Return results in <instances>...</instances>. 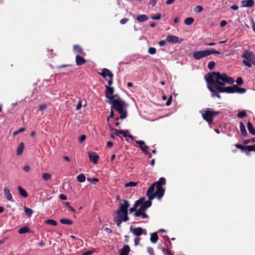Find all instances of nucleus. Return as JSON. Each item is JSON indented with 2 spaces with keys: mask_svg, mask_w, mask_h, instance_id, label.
Segmentation results:
<instances>
[{
  "mask_svg": "<svg viewBox=\"0 0 255 255\" xmlns=\"http://www.w3.org/2000/svg\"><path fill=\"white\" fill-rule=\"evenodd\" d=\"M204 78L208 84V89L211 93L212 97H216L221 99L218 91V87L220 88H226L224 87L226 84H232L234 80L231 77L229 76L225 73H220V72H210L208 74V77L206 76Z\"/></svg>",
  "mask_w": 255,
  "mask_h": 255,
  "instance_id": "f257e3e1",
  "label": "nucleus"
},
{
  "mask_svg": "<svg viewBox=\"0 0 255 255\" xmlns=\"http://www.w3.org/2000/svg\"><path fill=\"white\" fill-rule=\"evenodd\" d=\"M165 184L166 180L164 177H160L157 182L153 183L146 191L148 199L152 200L156 197L158 200H160L165 193V189L162 185Z\"/></svg>",
  "mask_w": 255,
  "mask_h": 255,
  "instance_id": "f03ea898",
  "label": "nucleus"
},
{
  "mask_svg": "<svg viewBox=\"0 0 255 255\" xmlns=\"http://www.w3.org/2000/svg\"><path fill=\"white\" fill-rule=\"evenodd\" d=\"M99 74L102 76L108 83V86H106V91H105V97L107 99L112 100V95L114 93V89L113 87H111L113 84L114 75L111 71L107 69L103 68L101 72L99 73Z\"/></svg>",
  "mask_w": 255,
  "mask_h": 255,
  "instance_id": "7ed1b4c3",
  "label": "nucleus"
},
{
  "mask_svg": "<svg viewBox=\"0 0 255 255\" xmlns=\"http://www.w3.org/2000/svg\"><path fill=\"white\" fill-rule=\"evenodd\" d=\"M221 52L213 48L207 49L202 51H197L193 54V58L196 60H200L203 57L211 54H220Z\"/></svg>",
  "mask_w": 255,
  "mask_h": 255,
  "instance_id": "20e7f679",
  "label": "nucleus"
},
{
  "mask_svg": "<svg viewBox=\"0 0 255 255\" xmlns=\"http://www.w3.org/2000/svg\"><path fill=\"white\" fill-rule=\"evenodd\" d=\"M202 113V118L209 124L213 123V118L216 115L220 114V112L213 111L212 109L208 108L203 112L200 111Z\"/></svg>",
  "mask_w": 255,
  "mask_h": 255,
  "instance_id": "39448f33",
  "label": "nucleus"
},
{
  "mask_svg": "<svg viewBox=\"0 0 255 255\" xmlns=\"http://www.w3.org/2000/svg\"><path fill=\"white\" fill-rule=\"evenodd\" d=\"M218 91L221 93H238L240 94L245 93L246 89L243 88L239 87L238 86L234 85L232 87H228L226 88H220L218 86Z\"/></svg>",
  "mask_w": 255,
  "mask_h": 255,
  "instance_id": "423d86ee",
  "label": "nucleus"
},
{
  "mask_svg": "<svg viewBox=\"0 0 255 255\" xmlns=\"http://www.w3.org/2000/svg\"><path fill=\"white\" fill-rule=\"evenodd\" d=\"M242 57L245 59L243 60V63L248 67H251L252 64L255 65V56L252 51H246L243 54Z\"/></svg>",
  "mask_w": 255,
  "mask_h": 255,
  "instance_id": "0eeeda50",
  "label": "nucleus"
},
{
  "mask_svg": "<svg viewBox=\"0 0 255 255\" xmlns=\"http://www.w3.org/2000/svg\"><path fill=\"white\" fill-rule=\"evenodd\" d=\"M109 104L112 105V109L117 110L121 108H126L128 104L123 100L107 101Z\"/></svg>",
  "mask_w": 255,
  "mask_h": 255,
  "instance_id": "6e6552de",
  "label": "nucleus"
},
{
  "mask_svg": "<svg viewBox=\"0 0 255 255\" xmlns=\"http://www.w3.org/2000/svg\"><path fill=\"white\" fill-rule=\"evenodd\" d=\"M123 202L124 204L120 205L119 209L116 211V213H120L121 212L125 213L128 212V208L130 206L128 201L123 200Z\"/></svg>",
  "mask_w": 255,
  "mask_h": 255,
  "instance_id": "1a4fd4ad",
  "label": "nucleus"
},
{
  "mask_svg": "<svg viewBox=\"0 0 255 255\" xmlns=\"http://www.w3.org/2000/svg\"><path fill=\"white\" fill-rule=\"evenodd\" d=\"M166 41L168 43H180L182 41V39H181V40H179V37L177 36L168 35L166 36Z\"/></svg>",
  "mask_w": 255,
  "mask_h": 255,
  "instance_id": "9d476101",
  "label": "nucleus"
},
{
  "mask_svg": "<svg viewBox=\"0 0 255 255\" xmlns=\"http://www.w3.org/2000/svg\"><path fill=\"white\" fill-rule=\"evenodd\" d=\"M135 143L139 145V147L141 150L145 153L147 155L148 152L147 150L149 149L148 146L145 144V142L143 140H135Z\"/></svg>",
  "mask_w": 255,
  "mask_h": 255,
  "instance_id": "9b49d317",
  "label": "nucleus"
},
{
  "mask_svg": "<svg viewBox=\"0 0 255 255\" xmlns=\"http://www.w3.org/2000/svg\"><path fill=\"white\" fill-rule=\"evenodd\" d=\"M90 160L93 162L94 164H97L98 163L99 156L93 151H89L88 152Z\"/></svg>",
  "mask_w": 255,
  "mask_h": 255,
  "instance_id": "f8f14e48",
  "label": "nucleus"
},
{
  "mask_svg": "<svg viewBox=\"0 0 255 255\" xmlns=\"http://www.w3.org/2000/svg\"><path fill=\"white\" fill-rule=\"evenodd\" d=\"M242 7H251L255 4L254 0H244L241 1Z\"/></svg>",
  "mask_w": 255,
  "mask_h": 255,
  "instance_id": "ddd939ff",
  "label": "nucleus"
},
{
  "mask_svg": "<svg viewBox=\"0 0 255 255\" xmlns=\"http://www.w3.org/2000/svg\"><path fill=\"white\" fill-rule=\"evenodd\" d=\"M4 196L6 199L11 202H14L13 200L12 196L9 190L7 187H4L3 189Z\"/></svg>",
  "mask_w": 255,
  "mask_h": 255,
  "instance_id": "4468645a",
  "label": "nucleus"
},
{
  "mask_svg": "<svg viewBox=\"0 0 255 255\" xmlns=\"http://www.w3.org/2000/svg\"><path fill=\"white\" fill-rule=\"evenodd\" d=\"M148 200H149L148 201H146L145 202H144V201H143L142 203L140 205V208L143 211H145L147 208H148L149 207H150L151 206V204H152L151 200H150L149 199H148Z\"/></svg>",
  "mask_w": 255,
  "mask_h": 255,
  "instance_id": "2eb2a0df",
  "label": "nucleus"
},
{
  "mask_svg": "<svg viewBox=\"0 0 255 255\" xmlns=\"http://www.w3.org/2000/svg\"><path fill=\"white\" fill-rule=\"evenodd\" d=\"M87 61L82 56L79 55H77L76 56V63L78 66L82 65L86 63Z\"/></svg>",
  "mask_w": 255,
  "mask_h": 255,
  "instance_id": "dca6fc26",
  "label": "nucleus"
},
{
  "mask_svg": "<svg viewBox=\"0 0 255 255\" xmlns=\"http://www.w3.org/2000/svg\"><path fill=\"white\" fill-rule=\"evenodd\" d=\"M130 230L131 232L136 236L138 237L142 235L143 229L140 227L135 228L132 230V227H130Z\"/></svg>",
  "mask_w": 255,
  "mask_h": 255,
  "instance_id": "f3484780",
  "label": "nucleus"
},
{
  "mask_svg": "<svg viewBox=\"0 0 255 255\" xmlns=\"http://www.w3.org/2000/svg\"><path fill=\"white\" fill-rule=\"evenodd\" d=\"M121 114L120 119L124 120L127 117V112L125 108H121L117 110Z\"/></svg>",
  "mask_w": 255,
  "mask_h": 255,
  "instance_id": "a211bd4d",
  "label": "nucleus"
},
{
  "mask_svg": "<svg viewBox=\"0 0 255 255\" xmlns=\"http://www.w3.org/2000/svg\"><path fill=\"white\" fill-rule=\"evenodd\" d=\"M130 252V248L128 245H126L121 249L120 255H128Z\"/></svg>",
  "mask_w": 255,
  "mask_h": 255,
  "instance_id": "6ab92c4d",
  "label": "nucleus"
},
{
  "mask_svg": "<svg viewBox=\"0 0 255 255\" xmlns=\"http://www.w3.org/2000/svg\"><path fill=\"white\" fill-rule=\"evenodd\" d=\"M240 129L241 132V135L243 136H246L247 135V132L245 128V126L243 122L240 123Z\"/></svg>",
  "mask_w": 255,
  "mask_h": 255,
  "instance_id": "aec40b11",
  "label": "nucleus"
},
{
  "mask_svg": "<svg viewBox=\"0 0 255 255\" xmlns=\"http://www.w3.org/2000/svg\"><path fill=\"white\" fill-rule=\"evenodd\" d=\"M247 128H248L249 132L251 134L255 135V129L254 128L253 124L250 122H248Z\"/></svg>",
  "mask_w": 255,
  "mask_h": 255,
  "instance_id": "412c9836",
  "label": "nucleus"
},
{
  "mask_svg": "<svg viewBox=\"0 0 255 255\" xmlns=\"http://www.w3.org/2000/svg\"><path fill=\"white\" fill-rule=\"evenodd\" d=\"M148 19V16L145 14L139 15L136 17V20L139 22H142L145 21Z\"/></svg>",
  "mask_w": 255,
  "mask_h": 255,
  "instance_id": "4be33fe9",
  "label": "nucleus"
},
{
  "mask_svg": "<svg viewBox=\"0 0 255 255\" xmlns=\"http://www.w3.org/2000/svg\"><path fill=\"white\" fill-rule=\"evenodd\" d=\"M24 148V144L23 142H21L19 144V145L18 146V147L17 148L16 154L18 155H21L23 151Z\"/></svg>",
  "mask_w": 255,
  "mask_h": 255,
  "instance_id": "5701e85b",
  "label": "nucleus"
},
{
  "mask_svg": "<svg viewBox=\"0 0 255 255\" xmlns=\"http://www.w3.org/2000/svg\"><path fill=\"white\" fill-rule=\"evenodd\" d=\"M249 147L245 148L244 150V152H246V154L249 155L250 154V151H255V144L253 145H248Z\"/></svg>",
  "mask_w": 255,
  "mask_h": 255,
  "instance_id": "b1692460",
  "label": "nucleus"
},
{
  "mask_svg": "<svg viewBox=\"0 0 255 255\" xmlns=\"http://www.w3.org/2000/svg\"><path fill=\"white\" fill-rule=\"evenodd\" d=\"M144 197L141 198L137 200L135 202L132 208L136 210V208L142 203L143 201H144Z\"/></svg>",
  "mask_w": 255,
  "mask_h": 255,
  "instance_id": "393cba45",
  "label": "nucleus"
},
{
  "mask_svg": "<svg viewBox=\"0 0 255 255\" xmlns=\"http://www.w3.org/2000/svg\"><path fill=\"white\" fill-rule=\"evenodd\" d=\"M18 190L20 195L24 198L28 197V194L26 191L20 186L18 187Z\"/></svg>",
  "mask_w": 255,
  "mask_h": 255,
  "instance_id": "a878e982",
  "label": "nucleus"
},
{
  "mask_svg": "<svg viewBox=\"0 0 255 255\" xmlns=\"http://www.w3.org/2000/svg\"><path fill=\"white\" fill-rule=\"evenodd\" d=\"M158 239L157 233L155 232L151 234L150 241L152 243L155 244L157 242Z\"/></svg>",
  "mask_w": 255,
  "mask_h": 255,
  "instance_id": "bb28decb",
  "label": "nucleus"
},
{
  "mask_svg": "<svg viewBox=\"0 0 255 255\" xmlns=\"http://www.w3.org/2000/svg\"><path fill=\"white\" fill-rule=\"evenodd\" d=\"M74 51L75 52L79 54H83V50L82 48L78 45H75L73 47Z\"/></svg>",
  "mask_w": 255,
  "mask_h": 255,
  "instance_id": "cd10ccee",
  "label": "nucleus"
},
{
  "mask_svg": "<svg viewBox=\"0 0 255 255\" xmlns=\"http://www.w3.org/2000/svg\"><path fill=\"white\" fill-rule=\"evenodd\" d=\"M18 232L19 234H22L29 233V228L27 226L22 227L18 230Z\"/></svg>",
  "mask_w": 255,
  "mask_h": 255,
  "instance_id": "c85d7f7f",
  "label": "nucleus"
},
{
  "mask_svg": "<svg viewBox=\"0 0 255 255\" xmlns=\"http://www.w3.org/2000/svg\"><path fill=\"white\" fill-rule=\"evenodd\" d=\"M60 222L61 224L66 225H71L73 223V221L72 220L66 218L60 219Z\"/></svg>",
  "mask_w": 255,
  "mask_h": 255,
  "instance_id": "c756f323",
  "label": "nucleus"
},
{
  "mask_svg": "<svg viewBox=\"0 0 255 255\" xmlns=\"http://www.w3.org/2000/svg\"><path fill=\"white\" fill-rule=\"evenodd\" d=\"M24 211L26 215L29 217H31L33 214V210L26 207H24Z\"/></svg>",
  "mask_w": 255,
  "mask_h": 255,
  "instance_id": "7c9ffc66",
  "label": "nucleus"
},
{
  "mask_svg": "<svg viewBox=\"0 0 255 255\" xmlns=\"http://www.w3.org/2000/svg\"><path fill=\"white\" fill-rule=\"evenodd\" d=\"M194 21V19L193 17H189L184 20V23L187 25H190L193 23Z\"/></svg>",
  "mask_w": 255,
  "mask_h": 255,
  "instance_id": "2f4dec72",
  "label": "nucleus"
},
{
  "mask_svg": "<svg viewBox=\"0 0 255 255\" xmlns=\"http://www.w3.org/2000/svg\"><path fill=\"white\" fill-rule=\"evenodd\" d=\"M77 179L78 181V182L80 183H83L85 181L86 177L84 174L81 173L77 176Z\"/></svg>",
  "mask_w": 255,
  "mask_h": 255,
  "instance_id": "473e14b6",
  "label": "nucleus"
},
{
  "mask_svg": "<svg viewBox=\"0 0 255 255\" xmlns=\"http://www.w3.org/2000/svg\"><path fill=\"white\" fill-rule=\"evenodd\" d=\"M45 223L48 225L55 226L57 225V223L53 219H48L45 221Z\"/></svg>",
  "mask_w": 255,
  "mask_h": 255,
  "instance_id": "72a5a7b5",
  "label": "nucleus"
},
{
  "mask_svg": "<svg viewBox=\"0 0 255 255\" xmlns=\"http://www.w3.org/2000/svg\"><path fill=\"white\" fill-rule=\"evenodd\" d=\"M42 178L44 180L47 181L51 179V175L49 173H45L42 174Z\"/></svg>",
  "mask_w": 255,
  "mask_h": 255,
  "instance_id": "f704fd0d",
  "label": "nucleus"
},
{
  "mask_svg": "<svg viewBox=\"0 0 255 255\" xmlns=\"http://www.w3.org/2000/svg\"><path fill=\"white\" fill-rule=\"evenodd\" d=\"M247 115L245 111L243 110L241 112H240L237 114V117L239 118H243L247 117Z\"/></svg>",
  "mask_w": 255,
  "mask_h": 255,
  "instance_id": "c9c22d12",
  "label": "nucleus"
},
{
  "mask_svg": "<svg viewBox=\"0 0 255 255\" xmlns=\"http://www.w3.org/2000/svg\"><path fill=\"white\" fill-rule=\"evenodd\" d=\"M203 10V7L201 5H197L194 8V11L196 13L201 12Z\"/></svg>",
  "mask_w": 255,
  "mask_h": 255,
  "instance_id": "e433bc0d",
  "label": "nucleus"
},
{
  "mask_svg": "<svg viewBox=\"0 0 255 255\" xmlns=\"http://www.w3.org/2000/svg\"><path fill=\"white\" fill-rule=\"evenodd\" d=\"M143 212V211L139 208L138 210H136V211L133 214V215L135 217H139L142 215Z\"/></svg>",
  "mask_w": 255,
  "mask_h": 255,
  "instance_id": "4c0bfd02",
  "label": "nucleus"
},
{
  "mask_svg": "<svg viewBox=\"0 0 255 255\" xmlns=\"http://www.w3.org/2000/svg\"><path fill=\"white\" fill-rule=\"evenodd\" d=\"M87 180L89 181L90 183L95 184L96 183L98 182L99 180L97 178H87Z\"/></svg>",
  "mask_w": 255,
  "mask_h": 255,
  "instance_id": "58836bf2",
  "label": "nucleus"
},
{
  "mask_svg": "<svg viewBox=\"0 0 255 255\" xmlns=\"http://www.w3.org/2000/svg\"><path fill=\"white\" fill-rule=\"evenodd\" d=\"M216 63L214 61H210L209 62L208 65V68L209 70H211L213 69L215 66Z\"/></svg>",
  "mask_w": 255,
  "mask_h": 255,
  "instance_id": "ea45409f",
  "label": "nucleus"
},
{
  "mask_svg": "<svg viewBox=\"0 0 255 255\" xmlns=\"http://www.w3.org/2000/svg\"><path fill=\"white\" fill-rule=\"evenodd\" d=\"M235 146L237 148L241 149L243 151H244L245 148L249 147L248 145H243L239 143L236 144Z\"/></svg>",
  "mask_w": 255,
  "mask_h": 255,
  "instance_id": "a19ab883",
  "label": "nucleus"
},
{
  "mask_svg": "<svg viewBox=\"0 0 255 255\" xmlns=\"http://www.w3.org/2000/svg\"><path fill=\"white\" fill-rule=\"evenodd\" d=\"M114 221L116 223L117 226L118 227H120L121 224L123 222V221L121 219H118L117 218L114 217Z\"/></svg>",
  "mask_w": 255,
  "mask_h": 255,
  "instance_id": "79ce46f5",
  "label": "nucleus"
},
{
  "mask_svg": "<svg viewBox=\"0 0 255 255\" xmlns=\"http://www.w3.org/2000/svg\"><path fill=\"white\" fill-rule=\"evenodd\" d=\"M137 183L136 182L130 181L125 185V187H134L136 186Z\"/></svg>",
  "mask_w": 255,
  "mask_h": 255,
  "instance_id": "37998d69",
  "label": "nucleus"
},
{
  "mask_svg": "<svg viewBox=\"0 0 255 255\" xmlns=\"http://www.w3.org/2000/svg\"><path fill=\"white\" fill-rule=\"evenodd\" d=\"M156 50L154 47H149L148 50V52L150 54L153 55L155 54Z\"/></svg>",
  "mask_w": 255,
  "mask_h": 255,
  "instance_id": "c03bdc74",
  "label": "nucleus"
},
{
  "mask_svg": "<svg viewBox=\"0 0 255 255\" xmlns=\"http://www.w3.org/2000/svg\"><path fill=\"white\" fill-rule=\"evenodd\" d=\"M162 252L165 255H173L168 249H162Z\"/></svg>",
  "mask_w": 255,
  "mask_h": 255,
  "instance_id": "a18cd8bd",
  "label": "nucleus"
},
{
  "mask_svg": "<svg viewBox=\"0 0 255 255\" xmlns=\"http://www.w3.org/2000/svg\"><path fill=\"white\" fill-rule=\"evenodd\" d=\"M128 212L123 213V217L122 218V220L124 222H127L129 220V218H128Z\"/></svg>",
  "mask_w": 255,
  "mask_h": 255,
  "instance_id": "49530a36",
  "label": "nucleus"
},
{
  "mask_svg": "<svg viewBox=\"0 0 255 255\" xmlns=\"http://www.w3.org/2000/svg\"><path fill=\"white\" fill-rule=\"evenodd\" d=\"M236 83L238 85H242L244 82L242 77H239L237 79Z\"/></svg>",
  "mask_w": 255,
  "mask_h": 255,
  "instance_id": "de8ad7c7",
  "label": "nucleus"
},
{
  "mask_svg": "<svg viewBox=\"0 0 255 255\" xmlns=\"http://www.w3.org/2000/svg\"><path fill=\"white\" fill-rule=\"evenodd\" d=\"M151 18L154 20H159L161 18V14L160 13H157L155 15L152 16Z\"/></svg>",
  "mask_w": 255,
  "mask_h": 255,
  "instance_id": "09e8293b",
  "label": "nucleus"
},
{
  "mask_svg": "<svg viewBox=\"0 0 255 255\" xmlns=\"http://www.w3.org/2000/svg\"><path fill=\"white\" fill-rule=\"evenodd\" d=\"M128 131V130H126V131L124 130H120L119 132H120V134H123V136L125 137H128V134L127 133V132Z\"/></svg>",
  "mask_w": 255,
  "mask_h": 255,
  "instance_id": "8fccbe9b",
  "label": "nucleus"
},
{
  "mask_svg": "<svg viewBox=\"0 0 255 255\" xmlns=\"http://www.w3.org/2000/svg\"><path fill=\"white\" fill-rule=\"evenodd\" d=\"M86 136L85 135H84V134L82 135L79 137L78 141L79 142L82 143L85 141V140L86 139Z\"/></svg>",
  "mask_w": 255,
  "mask_h": 255,
  "instance_id": "3c124183",
  "label": "nucleus"
},
{
  "mask_svg": "<svg viewBox=\"0 0 255 255\" xmlns=\"http://www.w3.org/2000/svg\"><path fill=\"white\" fill-rule=\"evenodd\" d=\"M112 97H113L112 100H110L109 101H111V100H118L119 101V100H122L118 94L113 95Z\"/></svg>",
  "mask_w": 255,
  "mask_h": 255,
  "instance_id": "603ef678",
  "label": "nucleus"
},
{
  "mask_svg": "<svg viewBox=\"0 0 255 255\" xmlns=\"http://www.w3.org/2000/svg\"><path fill=\"white\" fill-rule=\"evenodd\" d=\"M147 252L150 255H154V250L152 248H151V247L147 248Z\"/></svg>",
  "mask_w": 255,
  "mask_h": 255,
  "instance_id": "864d4df0",
  "label": "nucleus"
},
{
  "mask_svg": "<svg viewBox=\"0 0 255 255\" xmlns=\"http://www.w3.org/2000/svg\"><path fill=\"white\" fill-rule=\"evenodd\" d=\"M116 214H117V215L116 216H115L114 217L122 220V218L123 217V212H121L120 213H116Z\"/></svg>",
  "mask_w": 255,
  "mask_h": 255,
  "instance_id": "5fc2aeb1",
  "label": "nucleus"
},
{
  "mask_svg": "<svg viewBox=\"0 0 255 255\" xmlns=\"http://www.w3.org/2000/svg\"><path fill=\"white\" fill-rule=\"evenodd\" d=\"M82 103V101L81 100H79L78 104H77V105L76 106V108L77 110L78 111L81 108Z\"/></svg>",
  "mask_w": 255,
  "mask_h": 255,
  "instance_id": "6e6d98bb",
  "label": "nucleus"
},
{
  "mask_svg": "<svg viewBox=\"0 0 255 255\" xmlns=\"http://www.w3.org/2000/svg\"><path fill=\"white\" fill-rule=\"evenodd\" d=\"M111 113H110V115L107 118V121H109V119L111 118H113L114 117V112H113V109H112V108L111 107Z\"/></svg>",
  "mask_w": 255,
  "mask_h": 255,
  "instance_id": "4d7b16f0",
  "label": "nucleus"
},
{
  "mask_svg": "<svg viewBox=\"0 0 255 255\" xmlns=\"http://www.w3.org/2000/svg\"><path fill=\"white\" fill-rule=\"evenodd\" d=\"M128 21V19L127 18H124L120 20V23L121 24H125Z\"/></svg>",
  "mask_w": 255,
  "mask_h": 255,
  "instance_id": "13d9d810",
  "label": "nucleus"
},
{
  "mask_svg": "<svg viewBox=\"0 0 255 255\" xmlns=\"http://www.w3.org/2000/svg\"><path fill=\"white\" fill-rule=\"evenodd\" d=\"M66 205L70 209L71 211H72L73 212H75L76 210L72 207L70 205L69 202H66L65 203Z\"/></svg>",
  "mask_w": 255,
  "mask_h": 255,
  "instance_id": "bf43d9fd",
  "label": "nucleus"
},
{
  "mask_svg": "<svg viewBox=\"0 0 255 255\" xmlns=\"http://www.w3.org/2000/svg\"><path fill=\"white\" fill-rule=\"evenodd\" d=\"M172 99V96H170L166 103V106H168L171 104Z\"/></svg>",
  "mask_w": 255,
  "mask_h": 255,
  "instance_id": "052dcab7",
  "label": "nucleus"
},
{
  "mask_svg": "<svg viewBox=\"0 0 255 255\" xmlns=\"http://www.w3.org/2000/svg\"><path fill=\"white\" fill-rule=\"evenodd\" d=\"M139 241H140V238L138 237H136L134 239V243L135 246H137L139 244Z\"/></svg>",
  "mask_w": 255,
  "mask_h": 255,
  "instance_id": "680f3d73",
  "label": "nucleus"
},
{
  "mask_svg": "<svg viewBox=\"0 0 255 255\" xmlns=\"http://www.w3.org/2000/svg\"><path fill=\"white\" fill-rule=\"evenodd\" d=\"M140 216L141 217L142 219L148 218V216L146 214L145 211H143Z\"/></svg>",
  "mask_w": 255,
  "mask_h": 255,
  "instance_id": "e2e57ef3",
  "label": "nucleus"
},
{
  "mask_svg": "<svg viewBox=\"0 0 255 255\" xmlns=\"http://www.w3.org/2000/svg\"><path fill=\"white\" fill-rule=\"evenodd\" d=\"M166 40H160L158 42V44L160 46H163L166 44Z\"/></svg>",
  "mask_w": 255,
  "mask_h": 255,
  "instance_id": "0e129e2a",
  "label": "nucleus"
},
{
  "mask_svg": "<svg viewBox=\"0 0 255 255\" xmlns=\"http://www.w3.org/2000/svg\"><path fill=\"white\" fill-rule=\"evenodd\" d=\"M59 198L62 200H66L67 199V196L63 194H60Z\"/></svg>",
  "mask_w": 255,
  "mask_h": 255,
  "instance_id": "69168bd1",
  "label": "nucleus"
},
{
  "mask_svg": "<svg viewBox=\"0 0 255 255\" xmlns=\"http://www.w3.org/2000/svg\"><path fill=\"white\" fill-rule=\"evenodd\" d=\"M46 108V105L45 104L41 105L39 106V110L43 111Z\"/></svg>",
  "mask_w": 255,
  "mask_h": 255,
  "instance_id": "338daca9",
  "label": "nucleus"
},
{
  "mask_svg": "<svg viewBox=\"0 0 255 255\" xmlns=\"http://www.w3.org/2000/svg\"><path fill=\"white\" fill-rule=\"evenodd\" d=\"M227 21L226 20H222L220 22V26L221 27H223L225 26H226L227 25Z\"/></svg>",
  "mask_w": 255,
  "mask_h": 255,
  "instance_id": "774afa93",
  "label": "nucleus"
}]
</instances>
